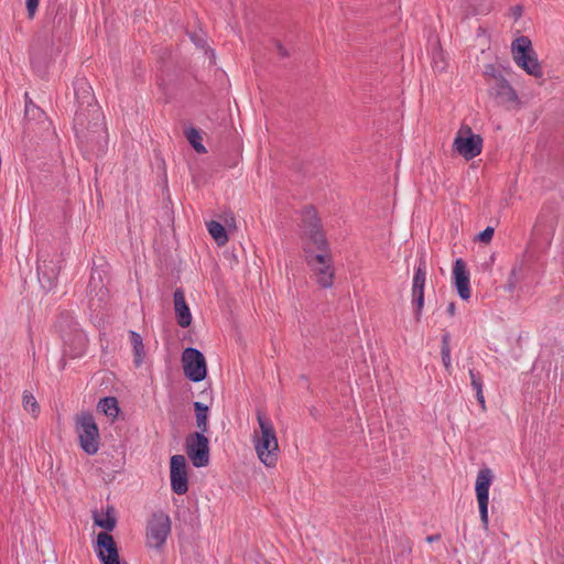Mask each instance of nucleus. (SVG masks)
<instances>
[{"label": "nucleus", "mask_w": 564, "mask_h": 564, "mask_svg": "<svg viewBox=\"0 0 564 564\" xmlns=\"http://www.w3.org/2000/svg\"><path fill=\"white\" fill-rule=\"evenodd\" d=\"M76 110L73 129L83 153L88 158H101L108 151V130L105 116L98 105L91 85L85 77L73 82Z\"/></svg>", "instance_id": "1"}, {"label": "nucleus", "mask_w": 564, "mask_h": 564, "mask_svg": "<svg viewBox=\"0 0 564 564\" xmlns=\"http://www.w3.org/2000/svg\"><path fill=\"white\" fill-rule=\"evenodd\" d=\"M68 30L65 9L56 2L50 3L29 51L31 66L39 77L44 78L48 74L50 66L65 45Z\"/></svg>", "instance_id": "2"}, {"label": "nucleus", "mask_w": 564, "mask_h": 564, "mask_svg": "<svg viewBox=\"0 0 564 564\" xmlns=\"http://www.w3.org/2000/svg\"><path fill=\"white\" fill-rule=\"evenodd\" d=\"M260 435L254 432V449L260 462L267 467H274L279 457V444L272 421L257 410Z\"/></svg>", "instance_id": "3"}, {"label": "nucleus", "mask_w": 564, "mask_h": 564, "mask_svg": "<svg viewBox=\"0 0 564 564\" xmlns=\"http://www.w3.org/2000/svg\"><path fill=\"white\" fill-rule=\"evenodd\" d=\"M511 53L516 64L527 74L541 78L543 70L528 36H519L511 44Z\"/></svg>", "instance_id": "4"}, {"label": "nucleus", "mask_w": 564, "mask_h": 564, "mask_svg": "<svg viewBox=\"0 0 564 564\" xmlns=\"http://www.w3.org/2000/svg\"><path fill=\"white\" fill-rule=\"evenodd\" d=\"M76 432L78 434L80 448L87 455H95L99 451L100 434L94 415L84 412L76 419Z\"/></svg>", "instance_id": "5"}, {"label": "nucleus", "mask_w": 564, "mask_h": 564, "mask_svg": "<svg viewBox=\"0 0 564 564\" xmlns=\"http://www.w3.org/2000/svg\"><path fill=\"white\" fill-rule=\"evenodd\" d=\"M182 362L185 377L193 382H200L207 376L206 360L197 348L187 347L182 352Z\"/></svg>", "instance_id": "6"}, {"label": "nucleus", "mask_w": 564, "mask_h": 564, "mask_svg": "<svg viewBox=\"0 0 564 564\" xmlns=\"http://www.w3.org/2000/svg\"><path fill=\"white\" fill-rule=\"evenodd\" d=\"M185 448L192 464L206 467L209 464V440L203 433H189L185 440Z\"/></svg>", "instance_id": "7"}, {"label": "nucleus", "mask_w": 564, "mask_h": 564, "mask_svg": "<svg viewBox=\"0 0 564 564\" xmlns=\"http://www.w3.org/2000/svg\"><path fill=\"white\" fill-rule=\"evenodd\" d=\"M453 145L455 151L463 158L471 160L481 153L482 138L479 134L473 133L470 127L463 124Z\"/></svg>", "instance_id": "8"}, {"label": "nucleus", "mask_w": 564, "mask_h": 564, "mask_svg": "<svg viewBox=\"0 0 564 564\" xmlns=\"http://www.w3.org/2000/svg\"><path fill=\"white\" fill-rule=\"evenodd\" d=\"M558 224V209L556 206L552 204H545L543 205L539 216L536 224L534 225V232L536 235L542 236V238L547 242L551 243L556 227Z\"/></svg>", "instance_id": "9"}, {"label": "nucleus", "mask_w": 564, "mask_h": 564, "mask_svg": "<svg viewBox=\"0 0 564 564\" xmlns=\"http://www.w3.org/2000/svg\"><path fill=\"white\" fill-rule=\"evenodd\" d=\"M171 532L170 517L164 512L153 513L148 523L147 538L151 545L161 547Z\"/></svg>", "instance_id": "10"}, {"label": "nucleus", "mask_w": 564, "mask_h": 564, "mask_svg": "<svg viewBox=\"0 0 564 564\" xmlns=\"http://www.w3.org/2000/svg\"><path fill=\"white\" fill-rule=\"evenodd\" d=\"M186 459L183 455H173L170 459L171 489L176 495H185L188 490Z\"/></svg>", "instance_id": "11"}, {"label": "nucleus", "mask_w": 564, "mask_h": 564, "mask_svg": "<svg viewBox=\"0 0 564 564\" xmlns=\"http://www.w3.org/2000/svg\"><path fill=\"white\" fill-rule=\"evenodd\" d=\"M96 554L101 564H121L117 543L108 532L97 534Z\"/></svg>", "instance_id": "12"}, {"label": "nucleus", "mask_w": 564, "mask_h": 564, "mask_svg": "<svg viewBox=\"0 0 564 564\" xmlns=\"http://www.w3.org/2000/svg\"><path fill=\"white\" fill-rule=\"evenodd\" d=\"M62 259L57 260H43L42 262H39L37 264V276L39 282L45 292L52 291L58 280V275L61 273L62 269Z\"/></svg>", "instance_id": "13"}, {"label": "nucleus", "mask_w": 564, "mask_h": 564, "mask_svg": "<svg viewBox=\"0 0 564 564\" xmlns=\"http://www.w3.org/2000/svg\"><path fill=\"white\" fill-rule=\"evenodd\" d=\"M61 339L63 341L64 356L79 358L85 355L88 340L82 328L65 334Z\"/></svg>", "instance_id": "14"}, {"label": "nucleus", "mask_w": 564, "mask_h": 564, "mask_svg": "<svg viewBox=\"0 0 564 564\" xmlns=\"http://www.w3.org/2000/svg\"><path fill=\"white\" fill-rule=\"evenodd\" d=\"M453 284L462 300L467 301L470 299L469 271L462 258L456 259L454 262Z\"/></svg>", "instance_id": "15"}, {"label": "nucleus", "mask_w": 564, "mask_h": 564, "mask_svg": "<svg viewBox=\"0 0 564 564\" xmlns=\"http://www.w3.org/2000/svg\"><path fill=\"white\" fill-rule=\"evenodd\" d=\"M489 95L498 105L505 106L518 101V95L509 82L503 77L495 82L489 88Z\"/></svg>", "instance_id": "16"}, {"label": "nucleus", "mask_w": 564, "mask_h": 564, "mask_svg": "<svg viewBox=\"0 0 564 564\" xmlns=\"http://www.w3.org/2000/svg\"><path fill=\"white\" fill-rule=\"evenodd\" d=\"M312 210L314 209L312 208ZM306 234L313 245L316 246L317 250L324 252L329 251L328 241L325 237V234L321 229V221L317 218L315 212H313L311 217L307 219Z\"/></svg>", "instance_id": "17"}, {"label": "nucleus", "mask_w": 564, "mask_h": 564, "mask_svg": "<svg viewBox=\"0 0 564 564\" xmlns=\"http://www.w3.org/2000/svg\"><path fill=\"white\" fill-rule=\"evenodd\" d=\"M174 310L177 324L186 328L192 323V314L191 310L185 301V294L182 289H176L174 291Z\"/></svg>", "instance_id": "18"}, {"label": "nucleus", "mask_w": 564, "mask_h": 564, "mask_svg": "<svg viewBox=\"0 0 564 564\" xmlns=\"http://www.w3.org/2000/svg\"><path fill=\"white\" fill-rule=\"evenodd\" d=\"M492 479V471L488 467L481 468L478 471L475 485L477 501L489 500V489Z\"/></svg>", "instance_id": "19"}, {"label": "nucleus", "mask_w": 564, "mask_h": 564, "mask_svg": "<svg viewBox=\"0 0 564 564\" xmlns=\"http://www.w3.org/2000/svg\"><path fill=\"white\" fill-rule=\"evenodd\" d=\"M54 327L58 332L61 338L64 337L65 334L80 328L79 324L75 321L73 313L69 311L59 312Z\"/></svg>", "instance_id": "20"}, {"label": "nucleus", "mask_w": 564, "mask_h": 564, "mask_svg": "<svg viewBox=\"0 0 564 564\" xmlns=\"http://www.w3.org/2000/svg\"><path fill=\"white\" fill-rule=\"evenodd\" d=\"M195 417H196V426L199 431L196 433L206 434L209 431L208 425V416H209V408L203 402L196 401L193 403Z\"/></svg>", "instance_id": "21"}, {"label": "nucleus", "mask_w": 564, "mask_h": 564, "mask_svg": "<svg viewBox=\"0 0 564 564\" xmlns=\"http://www.w3.org/2000/svg\"><path fill=\"white\" fill-rule=\"evenodd\" d=\"M129 338L133 348V364L139 368L143 364L145 357L143 340L140 334L134 330H129Z\"/></svg>", "instance_id": "22"}, {"label": "nucleus", "mask_w": 564, "mask_h": 564, "mask_svg": "<svg viewBox=\"0 0 564 564\" xmlns=\"http://www.w3.org/2000/svg\"><path fill=\"white\" fill-rule=\"evenodd\" d=\"M312 269L316 274V278H317L316 281L321 288L328 289L333 285L334 273H335L333 263H328V264L322 265V267H314Z\"/></svg>", "instance_id": "23"}, {"label": "nucleus", "mask_w": 564, "mask_h": 564, "mask_svg": "<svg viewBox=\"0 0 564 564\" xmlns=\"http://www.w3.org/2000/svg\"><path fill=\"white\" fill-rule=\"evenodd\" d=\"M97 410L112 420L117 419L120 412L118 400L115 397L101 398L97 403Z\"/></svg>", "instance_id": "24"}, {"label": "nucleus", "mask_w": 564, "mask_h": 564, "mask_svg": "<svg viewBox=\"0 0 564 564\" xmlns=\"http://www.w3.org/2000/svg\"><path fill=\"white\" fill-rule=\"evenodd\" d=\"M303 251L305 254L306 263L311 268L322 267V265H326L328 263H333L332 256L329 254L328 251H326V252L321 251L319 253H315L310 248H304Z\"/></svg>", "instance_id": "25"}, {"label": "nucleus", "mask_w": 564, "mask_h": 564, "mask_svg": "<svg viewBox=\"0 0 564 564\" xmlns=\"http://www.w3.org/2000/svg\"><path fill=\"white\" fill-rule=\"evenodd\" d=\"M207 229L218 246H225L228 242L227 230L219 221L210 220L207 223Z\"/></svg>", "instance_id": "26"}, {"label": "nucleus", "mask_w": 564, "mask_h": 564, "mask_svg": "<svg viewBox=\"0 0 564 564\" xmlns=\"http://www.w3.org/2000/svg\"><path fill=\"white\" fill-rule=\"evenodd\" d=\"M187 141L192 145V148L199 154H205L207 152L205 145L203 144V138L200 131L197 128L189 127L184 132Z\"/></svg>", "instance_id": "27"}, {"label": "nucleus", "mask_w": 564, "mask_h": 564, "mask_svg": "<svg viewBox=\"0 0 564 564\" xmlns=\"http://www.w3.org/2000/svg\"><path fill=\"white\" fill-rule=\"evenodd\" d=\"M426 281V260L424 256H421L414 268V275L412 286L424 288Z\"/></svg>", "instance_id": "28"}, {"label": "nucleus", "mask_w": 564, "mask_h": 564, "mask_svg": "<svg viewBox=\"0 0 564 564\" xmlns=\"http://www.w3.org/2000/svg\"><path fill=\"white\" fill-rule=\"evenodd\" d=\"M451 335L449 333H444L442 335V345H441V356L442 362L447 373H452L453 367L451 362V346H449Z\"/></svg>", "instance_id": "29"}, {"label": "nucleus", "mask_w": 564, "mask_h": 564, "mask_svg": "<svg viewBox=\"0 0 564 564\" xmlns=\"http://www.w3.org/2000/svg\"><path fill=\"white\" fill-rule=\"evenodd\" d=\"M113 511V508L110 507L108 510H107V513H106V517L105 518H100L97 512H94V522L97 527L99 528H102L105 531L104 532H111L115 528H116V524H117V519L115 516L111 514V512Z\"/></svg>", "instance_id": "30"}, {"label": "nucleus", "mask_w": 564, "mask_h": 564, "mask_svg": "<svg viewBox=\"0 0 564 564\" xmlns=\"http://www.w3.org/2000/svg\"><path fill=\"white\" fill-rule=\"evenodd\" d=\"M412 305L414 307V316L420 321L424 306V288L412 286Z\"/></svg>", "instance_id": "31"}, {"label": "nucleus", "mask_w": 564, "mask_h": 564, "mask_svg": "<svg viewBox=\"0 0 564 564\" xmlns=\"http://www.w3.org/2000/svg\"><path fill=\"white\" fill-rule=\"evenodd\" d=\"M22 404L24 410L30 412L33 416H37V414L40 413V405L36 399L31 392L26 390L23 392L22 395Z\"/></svg>", "instance_id": "32"}, {"label": "nucleus", "mask_w": 564, "mask_h": 564, "mask_svg": "<svg viewBox=\"0 0 564 564\" xmlns=\"http://www.w3.org/2000/svg\"><path fill=\"white\" fill-rule=\"evenodd\" d=\"M25 117L37 120L45 117V112L29 99L28 94H25Z\"/></svg>", "instance_id": "33"}, {"label": "nucleus", "mask_w": 564, "mask_h": 564, "mask_svg": "<svg viewBox=\"0 0 564 564\" xmlns=\"http://www.w3.org/2000/svg\"><path fill=\"white\" fill-rule=\"evenodd\" d=\"M522 271V265L521 264H516L512 267L510 273H509V276H508V280H507V283L505 285V289L509 292H513L517 284L519 283L520 281V272Z\"/></svg>", "instance_id": "34"}, {"label": "nucleus", "mask_w": 564, "mask_h": 564, "mask_svg": "<svg viewBox=\"0 0 564 564\" xmlns=\"http://www.w3.org/2000/svg\"><path fill=\"white\" fill-rule=\"evenodd\" d=\"M484 75L487 78L492 79L494 83L505 77L500 68L495 64H487L484 68Z\"/></svg>", "instance_id": "35"}, {"label": "nucleus", "mask_w": 564, "mask_h": 564, "mask_svg": "<svg viewBox=\"0 0 564 564\" xmlns=\"http://www.w3.org/2000/svg\"><path fill=\"white\" fill-rule=\"evenodd\" d=\"M468 372H469V377H470V386L473 387V389L476 392L481 391L482 387H484V380H482L481 373L473 368L469 369Z\"/></svg>", "instance_id": "36"}, {"label": "nucleus", "mask_w": 564, "mask_h": 564, "mask_svg": "<svg viewBox=\"0 0 564 564\" xmlns=\"http://www.w3.org/2000/svg\"><path fill=\"white\" fill-rule=\"evenodd\" d=\"M488 503L489 500L478 501L479 514L484 529H488Z\"/></svg>", "instance_id": "37"}, {"label": "nucleus", "mask_w": 564, "mask_h": 564, "mask_svg": "<svg viewBox=\"0 0 564 564\" xmlns=\"http://www.w3.org/2000/svg\"><path fill=\"white\" fill-rule=\"evenodd\" d=\"M494 234H495V228L491 226H488L477 235V240L480 242L488 243L491 241Z\"/></svg>", "instance_id": "38"}, {"label": "nucleus", "mask_w": 564, "mask_h": 564, "mask_svg": "<svg viewBox=\"0 0 564 564\" xmlns=\"http://www.w3.org/2000/svg\"><path fill=\"white\" fill-rule=\"evenodd\" d=\"M189 37L197 47L205 48V46L207 45V41L203 33L193 32L189 34Z\"/></svg>", "instance_id": "39"}, {"label": "nucleus", "mask_w": 564, "mask_h": 564, "mask_svg": "<svg viewBox=\"0 0 564 564\" xmlns=\"http://www.w3.org/2000/svg\"><path fill=\"white\" fill-rule=\"evenodd\" d=\"M39 1L40 0H26V11H28L29 19L34 18L37 7H39Z\"/></svg>", "instance_id": "40"}, {"label": "nucleus", "mask_w": 564, "mask_h": 564, "mask_svg": "<svg viewBox=\"0 0 564 564\" xmlns=\"http://www.w3.org/2000/svg\"><path fill=\"white\" fill-rule=\"evenodd\" d=\"M274 46L276 48V52L278 54L281 56V57H288L289 56V52L288 50L282 45V43L278 40L274 41Z\"/></svg>", "instance_id": "41"}, {"label": "nucleus", "mask_w": 564, "mask_h": 564, "mask_svg": "<svg viewBox=\"0 0 564 564\" xmlns=\"http://www.w3.org/2000/svg\"><path fill=\"white\" fill-rule=\"evenodd\" d=\"M510 12L514 20H519L522 17L523 8L522 6H514L510 9Z\"/></svg>", "instance_id": "42"}, {"label": "nucleus", "mask_w": 564, "mask_h": 564, "mask_svg": "<svg viewBox=\"0 0 564 564\" xmlns=\"http://www.w3.org/2000/svg\"><path fill=\"white\" fill-rule=\"evenodd\" d=\"M476 398H477V401H478L479 405L481 406V409L485 410L486 409V401H485V397H484L482 390L476 392Z\"/></svg>", "instance_id": "43"}, {"label": "nucleus", "mask_w": 564, "mask_h": 564, "mask_svg": "<svg viewBox=\"0 0 564 564\" xmlns=\"http://www.w3.org/2000/svg\"><path fill=\"white\" fill-rule=\"evenodd\" d=\"M446 313H447L449 316H452V317L455 315V313H456V306H455V303H454V302H451V303L447 305Z\"/></svg>", "instance_id": "44"}, {"label": "nucleus", "mask_w": 564, "mask_h": 564, "mask_svg": "<svg viewBox=\"0 0 564 564\" xmlns=\"http://www.w3.org/2000/svg\"><path fill=\"white\" fill-rule=\"evenodd\" d=\"M440 540H441V534L440 533H435V534L429 535L426 538V542L427 543H433V542H436V541H440Z\"/></svg>", "instance_id": "45"}, {"label": "nucleus", "mask_w": 564, "mask_h": 564, "mask_svg": "<svg viewBox=\"0 0 564 564\" xmlns=\"http://www.w3.org/2000/svg\"><path fill=\"white\" fill-rule=\"evenodd\" d=\"M62 362H63L62 368H65V361H64V359H62Z\"/></svg>", "instance_id": "46"}]
</instances>
